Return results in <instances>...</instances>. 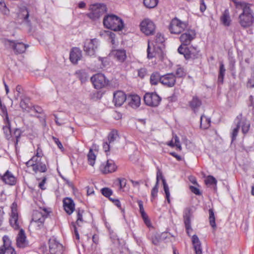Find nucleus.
<instances>
[{
	"label": "nucleus",
	"mask_w": 254,
	"mask_h": 254,
	"mask_svg": "<svg viewBox=\"0 0 254 254\" xmlns=\"http://www.w3.org/2000/svg\"><path fill=\"white\" fill-rule=\"evenodd\" d=\"M237 9L243 10L239 16V23L243 28H247L252 26L254 21V16L251 5L243 1L233 0Z\"/></svg>",
	"instance_id": "1"
},
{
	"label": "nucleus",
	"mask_w": 254,
	"mask_h": 254,
	"mask_svg": "<svg viewBox=\"0 0 254 254\" xmlns=\"http://www.w3.org/2000/svg\"><path fill=\"white\" fill-rule=\"evenodd\" d=\"M104 26L112 30H122L124 26L123 20L115 14H108L103 19Z\"/></svg>",
	"instance_id": "2"
},
{
	"label": "nucleus",
	"mask_w": 254,
	"mask_h": 254,
	"mask_svg": "<svg viewBox=\"0 0 254 254\" xmlns=\"http://www.w3.org/2000/svg\"><path fill=\"white\" fill-rule=\"evenodd\" d=\"M178 51L180 54L183 55L186 60H195L201 57L200 50L197 46L184 47L181 45Z\"/></svg>",
	"instance_id": "3"
},
{
	"label": "nucleus",
	"mask_w": 254,
	"mask_h": 254,
	"mask_svg": "<svg viewBox=\"0 0 254 254\" xmlns=\"http://www.w3.org/2000/svg\"><path fill=\"white\" fill-rule=\"evenodd\" d=\"M187 28V24L177 18H173L169 25V30L171 33L180 34Z\"/></svg>",
	"instance_id": "4"
},
{
	"label": "nucleus",
	"mask_w": 254,
	"mask_h": 254,
	"mask_svg": "<svg viewBox=\"0 0 254 254\" xmlns=\"http://www.w3.org/2000/svg\"><path fill=\"white\" fill-rule=\"evenodd\" d=\"M3 43L5 47L12 49L16 54L24 53L28 47V45H25L22 42H19L16 41L4 40Z\"/></svg>",
	"instance_id": "5"
},
{
	"label": "nucleus",
	"mask_w": 254,
	"mask_h": 254,
	"mask_svg": "<svg viewBox=\"0 0 254 254\" xmlns=\"http://www.w3.org/2000/svg\"><path fill=\"white\" fill-rule=\"evenodd\" d=\"M161 101V98L156 93H146L144 96L145 104L150 107H157Z\"/></svg>",
	"instance_id": "6"
},
{
	"label": "nucleus",
	"mask_w": 254,
	"mask_h": 254,
	"mask_svg": "<svg viewBox=\"0 0 254 254\" xmlns=\"http://www.w3.org/2000/svg\"><path fill=\"white\" fill-rule=\"evenodd\" d=\"M45 220V216L42 212L35 210L33 211L30 225L35 227L37 229L43 227Z\"/></svg>",
	"instance_id": "7"
},
{
	"label": "nucleus",
	"mask_w": 254,
	"mask_h": 254,
	"mask_svg": "<svg viewBox=\"0 0 254 254\" xmlns=\"http://www.w3.org/2000/svg\"><path fill=\"white\" fill-rule=\"evenodd\" d=\"M98 40L96 38L86 40L84 46V51L86 54L90 56H94L98 47Z\"/></svg>",
	"instance_id": "8"
},
{
	"label": "nucleus",
	"mask_w": 254,
	"mask_h": 254,
	"mask_svg": "<svg viewBox=\"0 0 254 254\" xmlns=\"http://www.w3.org/2000/svg\"><path fill=\"white\" fill-rule=\"evenodd\" d=\"M196 32L195 30L188 29L183 33L180 37V40L182 43V45L184 47H187L190 42L195 38Z\"/></svg>",
	"instance_id": "9"
},
{
	"label": "nucleus",
	"mask_w": 254,
	"mask_h": 254,
	"mask_svg": "<svg viewBox=\"0 0 254 254\" xmlns=\"http://www.w3.org/2000/svg\"><path fill=\"white\" fill-rule=\"evenodd\" d=\"M91 81L96 89H99L108 84V80L102 73H97L91 77Z\"/></svg>",
	"instance_id": "10"
},
{
	"label": "nucleus",
	"mask_w": 254,
	"mask_h": 254,
	"mask_svg": "<svg viewBox=\"0 0 254 254\" xmlns=\"http://www.w3.org/2000/svg\"><path fill=\"white\" fill-rule=\"evenodd\" d=\"M155 28L154 23L148 19H144L140 23L141 31L146 35H153Z\"/></svg>",
	"instance_id": "11"
},
{
	"label": "nucleus",
	"mask_w": 254,
	"mask_h": 254,
	"mask_svg": "<svg viewBox=\"0 0 254 254\" xmlns=\"http://www.w3.org/2000/svg\"><path fill=\"white\" fill-rule=\"evenodd\" d=\"M16 207V204L13 203L11 207V212L9 219L10 225L15 230H18L20 228L18 215Z\"/></svg>",
	"instance_id": "12"
},
{
	"label": "nucleus",
	"mask_w": 254,
	"mask_h": 254,
	"mask_svg": "<svg viewBox=\"0 0 254 254\" xmlns=\"http://www.w3.org/2000/svg\"><path fill=\"white\" fill-rule=\"evenodd\" d=\"M176 82V77L173 73H169L162 75L160 78V83L168 87H173Z\"/></svg>",
	"instance_id": "13"
},
{
	"label": "nucleus",
	"mask_w": 254,
	"mask_h": 254,
	"mask_svg": "<svg viewBox=\"0 0 254 254\" xmlns=\"http://www.w3.org/2000/svg\"><path fill=\"white\" fill-rule=\"evenodd\" d=\"M192 216V211L190 208H186L184 211V221L186 229V231L189 236H190V233L192 231L190 224V217Z\"/></svg>",
	"instance_id": "14"
},
{
	"label": "nucleus",
	"mask_w": 254,
	"mask_h": 254,
	"mask_svg": "<svg viewBox=\"0 0 254 254\" xmlns=\"http://www.w3.org/2000/svg\"><path fill=\"white\" fill-rule=\"evenodd\" d=\"M161 51L159 46H156L153 42L148 41V48L147 50V58L152 59L159 55V52Z\"/></svg>",
	"instance_id": "15"
},
{
	"label": "nucleus",
	"mask_w": 254,
	"mask_h": 254,
	"mask_svg": "<svg viewBox=\"0 0 254 254\" xmlns=\"http://www.w3.org/2000/svg\"><path fill=\"white\" fill-rule=\"evenodd\" d=\"M101 171L104 174L111 173L116 171L117 167L114 161L108 160L105 164H102L100 167Z\"/></svg>",
	"instance_id": "16"
},
{
	"label": "nucleus",
	"mask_w": 254,
	"mask_h": 254,
	"mask_svg": "<svg viewBox=\"0 0 254 254\" xmlns=\"http://www.w3.org/2000/svg\"><path fill=\"white\" fill-rule=\"evenodd\" d=\"M0 180L4 184L8 185H14L16 183V178L8 170L3 175H0Z\"/></svg>",
	"instance_id": "17"
},
{
	"label": "nucleus",
	"mask_w": 254,
	"mask_h": 254,
	"mask_svg": "<svg viewBox=\"0 0 254 254\" xmlns=\"http://www.w3.org/2000/svg\"><path fill=\"white\" fill-rule=\"evenodd\" d=\"M126 100H127L126 95L123 91H118L114 93L113 102L116 106H122Z\"/></svg>",
	"instance_id": "18"
},
{
	"label": "nucleus",
	"mask_w": 254,
	"mask_h": 254,
	"mask_svg": "<svg viewBox=\"0 0 254 254\" xmlns=\"http://www.w3.org/2000/svg\"><path fill=\"white\" fill-rule=\"evenodd\" d=\"M24 231L21 229L16 238V245L18 248H24L28 246Z\"/></svg>",
	"instance_id": "19"
},
{
	"label": "nucleus",
	"mask_w": 254,
	"mask_h": 254,
	"mask_svg": "<svg viewBox=\"0 0 254 254\" xmlns=\"http://www.w3.org/2000/svg\"><path fill=\"white\" fill-rule=\"evenodd\" d=\"M236 121L237 123H241L242 131L244 134H246L248 132L250 127V123L246 118L243 117L242 114H240L237 117Z\"/></svg>",
	"instance_id": "20"
},
{
	"label": "nucleus",
	"mask_w": 254,
	"mask_h": 254,
	"mask_svg": "<svg viewBox=\"0 0 254 254\" xmlns=\"http://www.w3.org/2000/svg\"><path fill=\"white\" fill-rule=\"evenodd\" d=\"M49 249L51 254H62L63 251L62 245L55 241H50Z\"/></svg>",
	"instance_id": "21"
},
{
	"label": "nucleus",
	"mask_w": 254,
	"mask_h": 254,
	"mask_svg": "<svg viewBox=\"0 0 254 254\" xmlns=\"http://www.w3.org/2000/svg\"><path fill=\"white\" fill-rule=\"evenodd\" d=\"M82 57V52L77 48H73L69 55V59L71 62L74 64L77 63L78 61L80 60Z\"/></svg>",
	"instance_id": "22"
},
{
	"label": "nucleus",
	"mask_w": 254,
	"mask_h": 254,
	"mask_svg": "<svg viewBox=\"0 0 254 254\" xmlns=\"http://www.w3.org/2000/svg\"><path fill=\"white\" fill-rule=\"evenodd\" d=\"M63 206L65 211L68 214H71L74 210V203L70 198L66 197L64 199Z\"/></svg>",
	"instance_id": "23"
},
{
	"label": "nucleus",
	"mask_w": 254,
	"mask_h": 254,
	"mask_svg": "<svg viewBox=\"0 0 254 254\" xmlns=\"http://www.w3.org/2000/svg\"><path fill=\"white\" fill-rule=\"evenodd\" d=\"M128 104L131 108L136 109L140 105V98L137 95H132L127 98Z\"/></svg>",
	"instance_id": "24"
},
{
	"label": "nucleus",
	"mask_w": 254,
	"mask_h": 254,
	"mask_svg": "<svg viewBox=\"0 0 254 254\" xmlns=\"http://www.w3.org/2000/svg\"><path fill=\"white\" fill-rule=\"evenodd\" d=\"M106 10V6L103 4H99L91 13L90 17L93 18H98Z\"/></svg>",
	"instance_id": "25"
},
{
	"label": "nucleus",
	"mask_w": 254,
	"mask_h": 254,
	"mask_svg": "<svg viewBox=\"0 0 254 254\" xmlns=\"http://www.w3.org/2000/svg\"><path fill=\"white\" fill-rule=\"evenodd\" d=\"M191 241L195 254H202L201 242L196 235H193L192 236Z\"/></svg>",
	"instance_id": "26"
},
{
	"label": "nucleus",
	"mask_w": 254,
	"mask_h": 254,
	"mask_svg": "<svg viewBox=\"0 0 254 254\" xmlns=\"http://www.w3.org/2000/svg\"><path fill=\"white\" fill-rule=\"evenodd\" d=\"M5 126H3V130L5 137L7 139H10L12 137L11 131L10 129V123L8 118V114L6 113V116L4 119Z\"/></svg>",
	"instance_id": "27"
},
{
	"label": "nucleus",
	"mask_w": 254,
	"mask_h": 254,
	"mask_svg": "<svg viewBox=\"0 0 254 254\" xmlns=\"http://www.w3.org/2000/svg\"><path fill=\"white\" fill-rule=\"evenodd\" d=\"M112 55L120 62H124L127 58L126 51L124 49L115 50L112 52Z\"/></svg>",
	"instance_id": "28"
},
{
	"label": "nucleus",
	"mask_w": 254,
	"mask_h": 254,
	"mask_svg": "<svg viewBox=\"0 0 254 254\" xmlns=\"http://www.w3.org/2000/svg\"><path fill=\"white\" fill-rule=\"evenodd\" d=\"M47 161L45 160L44 161L41 160L39 163L36 164L33 168V170L37 173L38 172L44 173L47 170Z\"/></svg>",
	"instance_id": "29"
},
{
	"label": "nucleus",
	"mask_w": 254,
	"mask_h": 254,
	"mask_svg": "<svg viewBox=\"0 0 254 254\" xmlns=\"http://www.w3.org/2000/svg\"><path fill=\"white\" fill-rule=\"evenodd\" d=\"M137 202L139 207V211L144 220V222L145 224L148 226L150 225V221L148 219V216L144 210L142 201L141 200H138Z\"/></svg>",
	"instance_id": "30"
},
{
	"label": "nucleus",
	"mask_w": 254,
	"mask_h": 254,
	"mask_svg": "<svg viewBox=\"0 0 254 254\" xmlns=\"http://www.w3.org/2000/svg\"><path fill=\"white\" fill-rule=\"evenodd\" d=\"M75 74L79 79L81 81V83H84L89 78V76L87 72L83 69L79 70L76 71Z\"/></svg>",
	"instance_id": "31"
},
{
	"label": "nucleus",
	"mask_w": 254,
	"mask_h": 254,
	"mask_svg": "<svg viewBox=\"0 0 254 254\" xmlns=\"http://www.w3.org/2000/svg\"><path fill=\"white\" fill-rule=\"evenodd\" d=\"M221 21L225 26H228L230 25L231 20L229 15V12L228 9H226L224 11L221 17Z\"/></svg>",
	"instance_id": "32"
},
{
	"label": "nucleus",
	"mask_w": 254,
	"mask_h": 254,
	"mask_svg": "<svg viewBox=\"0 0 254 254\" xmlns=\"http://www.w3.org/2000/svg\"><path fill=\"white\" fill-rule=\"evenodd\" d=\"M211 123V120L209 118L207 117L205 115H201L200 117V127L205 129L208 128Z\"/></svg>",
	"instance_id": "33"
},
{
	"label": "nucleus",
	"mask_w": 254,
	"mask_h": 254,
	"mask_svg": "<svg viewBox=\"0 0 254 254\" xmlns=\"http://www.w3.org/2000/svg\"><path fill=\"white\" fill-rule=\"evenodd\" d=\"M201 105V100L196 96L193 97L192 99L190 102V106L194 112Z\"/></svg>",
	"instance_id": "34"
},
{
	"label": "nucleus",
	"mask_w": 254,
	"mask_h": 254,
	"mask_svg": "<svg viewBox=\"0 0 254 254\" xmlns=\"http://www.w3.org/2000/svg\"><path fill=\"white\" fill-rule=\"evenodd\" d=\"M20 107L23 111H29L30 109V99L27 97H22L20 102Z\"/></svg>",
	"instance_id": "35"
},
{
	"label": "nucleus",
	"mask_w": 254,
	"mask_h": 254,
	"mask_svg": "<svg viewBox=\"0 0 254 254\" xmlns=\"http://www.w3.org/2000/svg\"><path fill=\"white\" fill-rule=\"evenodd\" d=\"M161 77V76L157 72L152 73L150 78V83L152 85H157L159 81L160 82Z\"/></svg>",
	"instance_id": "36"
},
{
	"label": "nucleus",
	"mask_w": 254,
	"mask_h": 254,
	"mask_svg": "<svg viewBox=\"0 0 254 254\" xmlns=\"http://www.w3.org/2000/svg\"><path fill=\"white\" fill-rule=\"evenodd\" d=\"M226 69L224 65L222 63H220L219 75L218 77V82L220 84H223V79L225 75Z\"/></svg>",
	"instance_id": "37"
},
{
	"label": "nucleus",
	"mask_w": 254,
	"mask_h": 254,
	"mask_svg": "<svg viewBox=\"0 0 254 254\" xmlns=\"http://www.w3.org/2000/svg\"><path fill=\"white\" fill-rule=\"evenodd\" d=\"M41 160H42L41 157L35 155L26 163V165L27 167L32 166L33 168L34 166H35L36 164L39 163Z\"/></svg>",
	"instance_id": "38"
},
{
	"label": "nucleus",
	"mask_w": 254,
	"mask_h": 254,
	"mask_svg": "<svg viewBox=\"0 0 254 254\" xmlns=\"http://www.w3.org/2000/svg\"><path fill=\"white\" fill-rule=\"evenodd\" d=\"M96 158V155L94 153L92 149H90L89 151L87 154L88 162L89 164L93 166L95 164V161Z\"/></svg>",
	"instance_id": "39"
},
{
	"label": "nucleus",
	"mask_w": 254,
	"mask_h": 254,
	"mask_svg": "<svg viewBox=\"0 0 254 254\" xmlns=\"http://www.w3.org/2000/svg\"><path fill=\"white\" fill-rule=\"evenodd\" d=\"M23 89L21 85L16 86L15 89L13 91L14 98L15 100H18L19 98L21 97Z\"/></svg>",
	"instance_id": "40"
},
{
	"label": "nucleus",
	"mask_w": 254,
	"mask_h": 254,
	"mask_svg": "<svg viewBox=\"0 0 254 254\" xmlns=\"http://www.w3.org/2000/svg\"><path fill=\"white\" fill-rule=\"evenodd\" d=\"M143 3L146 7L153 8L157 5L158 0H144Z\"/></svg>",
	"instance_id": "41"
},
{
	"label": "nucleus",
	"mask_w": 254,
	"mask_h": 254,
	"mask_svg": "<svg viewBox=\"0 0 254 254\" xmlns=\"http://www.w3.org/2000/svg\"><path fill=\"white\" fill-rule=\"evenodd\" d=\"M3 240V245L0 248H12L11 247V242L8 237V236L5 235L2 238Z\"/></svg>",
	"instance_id": "42"
},
{
	"label": "nucleus",
	"mask_w": 254,
	"mask_h": 254,
	"mask_svg": "<svg viewBox=\"0 0 254 254\" xmlns=\"http://www.w3.org/2000/svg\"><path fill=\"white\" fill-rule=\"evenodd\" d=\"M21 134V130L19 128H15L14 131L11 133L12 137L10 139L12 140L13 138L16 139L15 144H17L18 139L20 138Z\"/></svg>",
	"instance_id": "43"
},
{
	"label": "nucleus",
	"mask_w": 254,
	"mask_h": 254,
	"mask_svg": "<svg viewBox=\"0 0 254 254\" xmlns=\"http://www.w3.org/2000/svg\"><path fill=\"white\" fill-rule=\"evenodd\" d=\"M84 213V211L83 210H80L78 209L77 210V220L76 224L79 226H80V224L82 223L84 220L83 219V213Z\"/></svg>",
	"instance_id": "44"
},
{
	"label": "nucleus",
	"mask_w": 254,
	"mask_h": 254,
	"mask_svg": "<svg viewBox=\"0 0 254 254\" xmlns=\"http://www.w3.org/2000/svg\"><path fill=\"white\" fill-rule=\"evenodd\" d=\"M163 185L164 188V190L166 194V197L167 198V201L168 203H170V192L169 190L168 186L166 182L165 179H163Z\"/></svg>",
	"instance_id": "45"
},
{
	"label": "nucleus",
	"mask_w": 254,
	"mask_h": 254,
	"mask_svg": "<svg viewBox=\"0 0 254 254\" xmlns=\"http://www.w3.org/2000/svg\"><path fill=\"white\" fill-rule=\"evenodd\" d=\"M164 41V38L163 35L160 33H157L154 38V41H152V42H153L155 45L158 46V44H162Z\"/></svg>",
	"instance_id": "46"
},
{
	"label": "nucleus",
	"mask_w": 254,
	"mask_h": 254,
	"mask_svg": "<svg viewBox=\"0 0 254 254\" xmlns=\"http://www.w3.org/2000/svg\"><path fill=\"white\" fill-rule=\"evenodd\" d=\"M0 254H16L13 248H0Z\"/></svg>",
	"instance_id": "47"
},
{
	"label": "nucleus",
	"mask_w": 254,
	"mask_h": 254,
	"mask_svg": "<svg viewBox=\"0 0 254 254\" xmlns=\"http://www.w3.org/2000/svg\"><path fill=\"white\" fill-rule=\"evenodd\" d=\"M209 222L210 225L213 227L214 228L216 227V224H215V219L214 216V214L213 212V211L212 209H210L209 210Z\"/></svg>",
	"instance_id": "48"
},
{
	"label": "nucleus",
	"mask_w": 254,
	"mask_h": 254,
	"mask_svg": "<svg viewBox=\"0 0 254 254\" xmlns=\"http://www.w3.org/2000/svg\"><path fill=\"white\" fill-rule=\"evenodd\" d=\"M21 15L23 17L24 20H25L27 23H29L30 22L28 20V18L29 16V12L27 8L25 7H23L21 9Z\"/></svg>",
	"instance_id": "49"
},
{
	"label": "nucleus",
	"mask_w": 254,
	"mask_h": 254,
	"mask_svg": "<svg viewBox=\"0 0 254 254\" xmlns=\"http://www.w3.org/2000/svg\"><path fill=\"white\" fill-rule=\"evenodd\" d=\"M205 182L206 185H216L217 180L212 176H208L205 180Z\"/></svg>",
	"instance_id": "50"
},
{
	"label": "nucleus",
	"mask_w": 254,
	"mask_h": 254,
	"mask_svg": "<svg viewBox=\"0 0 254 254\" xmlns=\"http://www.w3.org/2000/svg\"><path fill=\"white\" fill-rule=\"evenodd\" d=\"M241 127V123H237V127H235L232 132V141L235 140L236 136L238 135V133L240 127Z\"/></svg>",
	"instance_id": "51"
},
{
	"label": "nucleus",
	"mask_w": 254,
	"mask_h": 254,
	"mask_svg": "<svg viewBox=\"0 0 254 254\" xmlns=\"http://www.w3.org/2000/svg\"><path fill=\"white\" fill-rule=\"evenodd\" d=\"M118 134L116 131H111L108 135V142H109V143L111 144L112 142H113L115 140Z\"/></svg>",
	"instance_id": "52"
},
{
	"label": "nucleus",
	"mask_w": 254,
	"mask_h": 254,
	"mask_svg": "<svg viewBox=\"0 0 254 254\" xmlns=\"http://www.w3.org/2000/svg\"><path fill=\"white\" fill-rule=\"evenodd\" d=\"M102 194L107 197H109L113 193L112 190L108 188H104L101 190Z\"/></svg>",
	"instance_id": "53"
},
{
	"label": "nucleus",
	"mask_w": 254,
	"mask_h": 254,
	"mask_svg": "<svg viewBox=\"0 0 254 254\" xmlns=\"http://www.w3.org/2000/svg\"><path fill=\"white\" fill-rule=\"evenodd\" d=\"M158 192V184H157V183H156L155 186L153 188V189L151 190V200H152V198H155L157 196Z\"/></svg>",
	"instance_id": "54"
},
{
	"label": "nucleus",
	"mask_w": 254,
	"mask_h": 254,
	"mask_svg": "<svg viewBox=\"0 0 254 254\" xmlns=\"http://www.w3.org/2000/svg\"><path fill=\"white\" fill-rule=\"evenodd\" d=\"M138 76L141 78H143L147 74V71L145 68H141L137 70Z\"/></svg>",
	"instance_id": "55"
},
{
	"label": "nucleus",
	"mask_w": 254,
	"mask_h": 254,
	"mask_svg": "<svg viewBox=\"0 0 254 254\" xmlns=\"http://www.w3.org/2000/svg\"><path fill=\"white\" fill-rule=\"evenodd\" d=\"M0 10L4 14H7L9 13V10L7 8L4 2H0Z\"/></svg>",
	"instance_id": "56"
},
{
	"label": "nucleus",
	"mask_w": 254,
	"mask_h": 254,
	"mask_svg": "<svg viewBox=\"0 0 254 254\" xmlns=\"http://www.w3.org/2000/svg\"><path fill=\"white\" fill-rule=\"evenodd\" d=\"M176 75L178 77H182L186 75L184 69L181 67L178 68L176 71Z\"/></svg>",
	"instance_id": "57"
},
{
	"label": "nucleus",
	"mask_w": 254,
	"mask_h": 254,
	"mask_svg": "<svg viewBox=\"0 0 254 254\" xmlns=\"http://www.w3.org/2000/svg\"><path fill=\"white\" fill-rule=\"evenodd\" d=\"M118 180L120 189H121L125 188L126 186L127 180L124 178L119 179Z\"/></svg>",
	"instance_id": "58"
},
{
	"label": "nucleus",
	"mask_w": 254,
	"mask_h": 254,
	"mask_svg": "<svg viewBox=\"0 0 254 254\" xmlns=\"http://www.w3.org/2000/svg\"><path fill=\"white\" fill-rule=\"evenodd\" d=\"M174 139H175V144H174L175 146H176L179 149V150H181L182 147H181V143L179 141V137L177 136H175L174 137Z\"/></svg>",
	"instance_id": "59"
},
{
	"label": "nucleus",
	"mask_w": 254,
	"mask_h": 254,
	"mask_svg": "<svg viewBox=\"0 0 254 254\" xmlns=\"http://www.w3.org/2000/svg\"><path fill=\"white\" fill-rule=\"evenodd\" d=\"M190 189L193 193L196 195H200L201 194L199 190L196 187L191 186L190 187Z\"/></svg>",
	"instance_id": "60"
},
{
	"label": "nucleus",
	"mask_w": 254,
	"mask_h": 254,
	"mask_svg": "<svg viewBox=\"0 0 254 254\" xmlns=\"http://www.w3.org/2000/svg\"><path fill=\"white\" fill-rule=\"evenodd\" d=\"M110 144L111 143H109V142L107 141L104 142L103 144V148L106 152L110 151Z\"/></svg>",
	"instance_id": "61"
},
{
	"label": "nucleus",
	"mask_w": 254,
	"mask_h": 254,
	"mask_svg": "<svg viewBox=\"0 0 254 254\" xmlns=\"http://www.w3.org/2000/svg\"><path fill=\"white\" fill-rule=\"evenodd\" d=\"M53 139L60 149H63L64 148L61 142L59 140L58 138L55 137H53Z\"/></svg>",
	"instance_id": "62"
},
{
	"label": "nucleus",
	"mask_w": 254,
	"mask_h": 254,
	"mask_svg": "<svg viewBox=\"0 0 254 254\" xmlns=\"http://www.w3.org/2000/svg\"><path fill=\"white\" fill-rule=\"evenodd\" d=\"M206 8V6L204 3V0H200V11L203 12Z\"/></svg>",
	"instance_id": "63"
},
{
	"label": "nucleus",
	"mask_w": 254,
	"mask_h": 254,
	"mask_svg": "<svg viewBox=\"0 0 254 254\" xmlns=\"http://www.w3.org/2000/svg\"><path fill=\"white\" fill-rule=\"evenodd\" d=\"M152 242L155 245H158L160 242V239L157 236L154 235L152 237Z\"/></svg>",
	"instance_id": "64"
}]
</instances>
